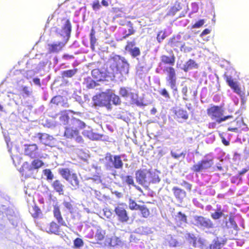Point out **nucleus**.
<instances>
[{
  "mask_svg": "<svg viewBox=\"0 0 249 249\" xmlns=\"http://www.w3.org/2000/svg\"><path fill=\"white\" fill-rule=\"evenodd\" d=\"M129 68V64L126 59L124 57L115 54L110 56L107 65V72L113 76L118 72L121 74H127Z\"/></svg>",
  "mask_w": 249,
  "mask_h": 249,
  "instance_id": "1",
  "label": "nucleus"
},
{
  "mask_svg": "<svg viewBox=\"0 0 249 249\" xmlns=\"http://www.w3.org/2000/svg\"><path fill=\"white\" fill-rule=\"evenodd\" d=\"M111 95H112V91L107 89L105 92L94 96L93 100L94 105L100 107H105L107 109H110Z\"/></svg>",
  "mask_w": 249,
  "mask_h": 249,
  "instance_id": "2",
  "label": "nucleus"
},
{
  "mask_svg": "<svg viewBox=\"0 0 249 249\" xmlns=\"http://www.w3.org/2000/svg\"><path fill=\"white\" fill-rule=\"evenodd\" d=\"M106 166L108 170L121 169L123 167V163L120 156H113L110 153H107L105 158Z\"/></svg>",
  "mask_w": 249,
  "mask_h": 249,
  "instance_id": "3",
  "label": "nucleus"
},
{
  "mask_svg": "<svg viewBox=\"0 0 249 249\" xmlns=\"http://www.w3.org/2000/svg\"><path fill=\"white\" fill-rule=\"evenodd\" d=\"M208 114L213 119H215L216 122L219 124L232 118L231 115L223 117V110L221 107L218 106H213L209 108L208 109Z\"/></svg>",
  "mask_w": 249,
  "mask_h": 249,
  "instance_id": "4",
  "label": "nucleus"
},
{
  "mask_svg": "<svg viewBox=\"0 0 249 249\" xmlns=\"http://www.w3.org/2000/svg\"><path fill=\"white\" fill-rule=\"evenodd\" d=\"M5 216L13 226H16L17 224L18 216L13 209L7 208L6 206L1 205L0 207V219L4 220Z\"/></svg>",
  "mask_w": 249,
  "mask_h": 249,
  "instance_id": "5",
  "label": "nucleus"
},
{
  "mask_svg": "<svg viewBox=\"0 0 249 249\" xmlns=\"http://www.w3.org/2000/svg\"><path fill=\"white\" fill-rule=\"evenodd\" d=\"M151 171L146 170H139L136 173L137 182L144 187H148L150 183Z\"/></svg>",
  "mask_w": 249,
  "mask_h": 249,
  "instance_id": "6",
  "label": "nucleus"
},
{
  "mask_svg": "<svg viewBox=\"0 0 249 249\" xmlns=\"http://www.w3.org/2000/svg\"><path fill=\"white\" fill-rule=\"evenodd\" d=\"M193 224L202 229H210L213 227L211 220L202 216L195 215L193 217Z\"/></svg>",
  "mask_w": 249,
  "mask_h": 249,
  "instance_id": "7",
  "label": "nucleus"
},
{
  "mask_svg": "<svg viewBox=\"0 0 249 249\" xmlns=\"http://www.w3.org/2000/svg\"><path fill=\"white\" fill-rule=\"evenodd\" d=\"M62 24L61 28L58 29L57 32L60 36L63 37V42L66 43L70 37L71 30V24L68 19L62 20Z\"/></svg>",
  "mask_w": 249,
  "mask_h": 249,
  "instance_id": "8",
  "label": "nucleus"
},
{
  "mask_svg": "<svg viewBox=\"0 0 249 249\" xmlns=\"http://www.w3.org/2000/svg\"><path fill=\"white\" fill-rule=\"evenodd\" d=\"M64 136L68 139H74L78 143H81L83 142V139L80 135L79 131L76 128L73 127H66Z\"/></svg>",
  "mask_w": 249,
  "mask_h": 249,
  "instance_id": "9",
  "label": "nucleus"
},
{
  "mask_svg": "<svg viewBox=\"0 0 249 249\" xmlns=\"http://www.w3.org/2000/svg\"><path fill=\"white\" fill-rule=\"evenodd\" d=\"M212 160L205 159L195 164L192 168L194 171L199 172L210 168L213 164Z\"/></svg>",
  "mask_w": 249,
  "mask_h": 249,
  "instance_id": "10",
  "label": "nucleus"
},
{
  "mask_svg": "<svg viewBox=\"0 0 249 249\" xmlns=\"http://www.w3.org/2000/svg\"><path fill=\"white\" fill-rule=\"evenodd\" d=\"M35 140L38 141L42 144L45 145L50 146L52 144V141L53 138L52 136H51L46 133H37L34 136Z\"/></svg>",
  "mask_w": 249,
  "mask_h": 249,
  "instance_id": "11",
  "label": "nucleus"
},
{
  "mask_svg": "<svg viewBox=\"0 0 249 249\" xmlns=\"http://www.w3.org/2000/svg\"><path fill=\"white\" fill-rule=\"evenodd\" d=\"M43 165L44 163L41 160H34L31 164H29L28 162H24L22 165V168L24 171L28 170L31 173H32L35 170L39 169Z\"/></svg>",
  "mask_w": 249,
  "mask_h": 249,
  "instance_id": "12",
  "label": "nucleus"
},
{
  "mask_svg": "<svg viewBox=\"0 0 249 249\" xmlns=\"http://www.w3.org/2000/svg\"><path fill=\"white\" fill-rule=\"evenodd\" d=\"M115 213L118 217V220L121 222H127L129 220V216L124 208L118 206L114 210Z\"/></svg>",
  "mask_w": 249,
  "mask_h": 249,
  "instance_id": "13",
  "label": "nucleus"
},
{
  "mask_svg": "<svg viewBox=\"0 0 249 249\" xmlns=\"http://www.w3.org/2000/svg\"><path fill=\"white\" fill-rule=\"evenodd\" d=\"M126 50L132 58H135L139 60L138 57L141 54V51L138 47L134 46V44L132 42H128L125 47Z\"/></svg>",
  "mask_w": 249,
  "mask_h": 249,
  "instance_id": "14",
  "label": "nucleus"
},
{
  "mask_svg": "<svg viewBox=\"0 0 249 249\" xmlns=\"http://www.w3.org/2000/svg\"><path fill=\"white\" fill-rule=\"evenodd\" d=\"M24 154L32 158L37 157V146L36 144L25 145Z\"/></svg>",
  "mask_w": 249,
  "mask_h": 249,
  "instance_id": "15",
  "label": "nucleus"
},
{
  "mask_svg": "<svg viewBox=\"0 0 249 249\" xmlns=\"http://www.w3.org/2000/svg\"><path fill=\"white\" fill-rule=\"evenodd\" d=\"M213 211V212L211 213V216L213 219L217 220L223 216L224 220H227L228 215L224 214V211L221 209V206L217 205L216 209H214Z\"/></svg>",
  "mask_w": 249,
  "mask_h": 249,
  "instance_id": "16",
  "label": "nucleus"
},
{
  "mask_svg": "<svg viewBox=\"0 0 249 249\" xmlns=\"http://www.w3.org/2000/svg\"><path fill=\"white\" fill-rule=\"evenodd\" d=\"M65 43L62 41L48 44V50L50 53H57L62 49Z\"/></svg>",
  "mask_w": 249,
  "mask_h": 249,
  "instance_id": "17",
  "label": "nucleus"
},
{
  "mask_svg": "<svg viewBox=\"0 0 249 249\" xmlns=\"http://www.w3.org/2000/svg\"><path fill=\"white\" fill-rule=\"evenodd\" d=\"M175 220L178 226L183 228L187 223V216L185 214L179 212L175 215Z\"/></svg>",
  "mask_w": 249,
  "mask_h": 249,
  "instance_id": "18",
  "label": "nucleus"
},
{
  "mask_svg": "<svg viewBox=\"0 0 249 249\" xmlns=\"http://www.w3.org/2000/svg\"><path fill=\"white\" fill-rule=\"evenodd\" d=\"M123 244L120 239L116 236L107 238L105 241L106 245L112 247H120L122 246Z\"/></svg>",
  "mask_w": 249,
  "mask_h": 249,
  "instance_id": "19",
  "label": "nucleus"
},
{
  "mask_svg": "<svg viewBox=\"0 0 249 249\" xmlns=\"http://www.w3.org/2000/svg\"><path fill=\"white\" fill-rule=\"evenodd\" d=\"M53 216L57 222L61 226H67L66 222L64 221L61 213L58 206H55L53 210Z\"/></svg>",
  "mask_w": 249,
  "mask_h": 249,
  "instance_id": "20",
  "label": "nucleus"
},
{
  "mask_svg": "<svg viewBox=\"0 0 249 249\" xmlns=\"http://www.w3.org/2000/svg\"><path fill=\"white\" fill-rule=\"evenodd\" d=\"M74 114L77 115L78 117H73L71 119V123L73 125L79 128H83L86 126V124L82 121L79 117L81 116V113L80 112H74Z\"/></svg>",
  "mask_w": 249,
  "mask_h": 249,
  "instance_id": "21",
  "label": "nucleus"
},
{
  "mask_svg": "<svg viewBox=\"0 0 249 249\" xmlns=\"http://www.w3.org/2000/svg\"><path fill=\"white\" fill-rule=\"evenodd\" d=\"M175 197L180 202H181L182 199L186 196V192L182 189H181L177 187H174L172 189Z\"/></svg>",
  "mask_w": 249,
  "mask_h": 249,
  "instance_id": "22",
  "label": "nucleus"
},
{
  "mask_svg": "<svg viewBox=\"0 0 249 249\" xmlns=\"http://www.w3.org/2000/svg\"><path fill=\"white\" fill-rule=\"evenodd\" d=\"M93 233H94V238L97 241H102L104 239L105 235V231L100 227H96L94 231H93Z\"/></svg>",
  "mask_w": 249,
  "mask_h": 249,
  "instance_id": "23",
  "label": "nucleus"
},
{
  "mask_svg": "<svg viewBox=\"0 0 249 249\" xmlns=\"http://www.w3.org/2000/svg\"><path fill=\"white\" fill-rule=\"evenodd\" d=\"M120 94L124 97H130L132 100L136 98V96L131 92V89L128 88H121L120 89Z\"/></svg>",
  "mask_w": 249,
  "mask_h": 249,
  "instance_id": "24",
  "label": "nucleus"
},
{
  "mask_svg": "<svg viewBox=\"0 0 249 249\" xmlns=\"http://www.w3.org/2000/svg\"><path fill=\"white\" fill-rule=\"evenodd\" d=\"M67 181L71 185L72 190H76L79 188V181L76 174L72 173L71 177Z\"/></svg>",
  "mask_w": 249,
  "mask_h": 249,
  "instance_id": "25",
  "label": "nucleus"
},
{
  "mask_svg": "<svg viewBox=\"0 0 249 249\" xmlns=\"http://www.w3.org/2000/svg\"><path fill=\"white\" fill-rule=\"evenodd\" d=\"M51 103L65 107H67L69 106L68 103L64 102L63 97L60 95L56 96L53 98L51 100Z\"/></svg>",
  "mask_w": 249,
  "mask_h": 249,
  "instance_id": "26",
  "label": "nucleus"
},
{
  "mask_svg": "<svg viewBox=\"0 0 249 249\" xmlns=\"http://www.w3.org/2000/svg\"><path fill=\"white\" fill-rule=\"evenodd\" d=\"M52 186L54 190L58 193L59 195H63L64 194V186L60 180H54L52 183Z\"/></svg>",
  "mask_w": 249,
  "mask_h": 249,
  "instance_id": "27",
  "label": "nucleus"
},
{
  "mask_svg": "<svg viewBox=\"0 0 249 249\" xmlns=\"http://www.w3.org/2000/svg\"><path fill=\"white\" fill-rule=\"evenodd\" d=\"M92 75L96 78H99L100 79L102 77H105L106 76H111V75L107 72V69L105 71H100L99 69H94L92 71Z\"/></svg>",
  "mask_w": 249,
  "mask_h": 249,
  "instance_id": "28",
  "label": "nucleus"
},
{
  "mask_svg": "<svg viewBox=\"0 0 249 249\" xmlns=\"http://www.w3.org/2000/svg\"><path fill=\"white\" fill-rule=\"evenodd\" d=\"M77 69L64 71L62 72V77L64 79L65 78H71L77 73Z\"/></svg>",
  "mask_w": 249,
  "mask_h": 249,
  "instance_id": "29",
  "label": "nucleus"
},
{
  "mask_svg": "<svg viewBox=\"0 0 249 249\" xmlns=\"http://www.w3.org/2000/svg\"><path fill=\"white\" fill-rule=\"evenodd\" d=\"M48 232L58 235L59 233V226L54 222H51L50 224Z\"/></svg>",
  "mask_w": 249,
  "mask_h": 249,
  "instance_id": "30",
  "label": "nucleus"
},
{
  "mask_svg": "<svg viewBox=\"0 0 249 249\" xmlns=\"http://www.w3.org/2000/svg\"><path fill=\"white\" fill-rule=\"evenodd\" d=\"M161 60L165 64L174 65L175 61V57L174 55L170 57L166 55H162L161 57Z\"/></svg>",
  "mask_w": 249,
  "mask_h": 249,
  "instance_id": "31",
  "label": "nucleus"
},
{
  "mask_svg": "<svg viewBox=\"0 0 249 249\" xmlns=\"http://www.w3.org/2000/svg\"><path fill=\"white\" fill-rule=\"evenodd\" d=\"M176 116L178 118H181L184 120H187L188 118V115L186 110L178 109L176 110Z\"/></svg>",
  "mask_w": 249,
  "mask_h": 249,
  "instance_id": "32",
  "label": "nucleus"
},
{
  "mask_svg": "<svg viewBox=\"0 0 249 249\" xmlns=\"http://www.w3.org/2000/svg\"><path fill=\"white\" fill-rule=\"evenodd\" d=\"M196 64L195 62L193 60L190 59L183 65L182 69L185 71H187L196 68Z\"/></svg>",
  "mask_w": 249,
  "mask_h": 249,
  "instance_id": "33",
  "label": "nucleus"
},
{
  "mask_svg": "<svg viewBox=\"0 0 249 249\" xmlns=\"http://www.w3.org/2000/svg\"><path fill=\"white\" fill-rule=\"evenodd\" d=\"M59 173L61 176L66 180L69 179L72 174L68 168H63L59 169Z\"/></svg>",
  "mask_w": 249,
  "mask_h": 249,
  "instance_id": "34",
  "label": "nucleus"
},
{
  "mask_svg": "<svg viewBox=\"0 0 249 249\" xmlns=\"http://www.w3.org/2000/svg\"><path fill=\"white\" fill-rule=\"evenodd\" d=\"M126 25L128 27V31L126 30L125 31L124 34V38H126V37H128L129 36L133 35L135 33V31L133 29L132 23L129 21L127 22Z\"/></svg>",
  "mask_w": 249,
  "mask_h": 249,
  "instance_id": "35",
  "label": "nucleus"
},
{
  "mask_svg": "<svg viewBox=\"0 0 249 249\" xmlns=\"http://www.w3.org/2000/svg\"><path fill=\"white\" fill-rule=\"evenodd\" d=\"M167 72L168 76L166 77V80L176 78V72L174 69L173 67H167L165 69Z\"/></svg>",
  "mask_w": 249,
  "mask_h": 249,
  "instance_id": "36",
  "label": "nucleus"
},
{
  "mask_svg": "<svg viewBox=\"0 0 249 249\" xmlns=\"http://www.w3.org/2000/svg\"><path fill=\"white\" fill-rule=\"evenodd\" d=\"M137 232L142 234H148L151 233V230L150 228L147 227H140L137 230Z\"/></svg>",
  "mask_w": 249,
  "mask_h": 249,
  "instance_id": "37",
  "label": "nucleus"
},
{
  "mask_svg": "<svg viewBox=\"0 0 249 249\" xmlns=\"http://www.w3.org/2000/svg\"><path fill=\"white\" fill-rule=\"evenodd\" d=\"M128 206L131 210H138L141 207L140 205L137 204L135 200L131 198L129 199Z\"/></svg>",
  "mask_w": 249,
  "mask_h": 249,
  "instance_id": "38",
  "label": "nucleus"
},
{
  "mask_svg": "<svg viewBox=\"0 0 249 249\" xmlns=\"http://www.w3.org/2000/svg\"><path fill=\"white\" fill-rule=\"evenodd\" d=\"M225 220V223H226V226L228 228H233L235 230L237 228V224H236V223L234 221L233 218H232L231 217H229V224H228L227 220Z\"/></svg>",
  "mask_w": 249,
  "mask_h": 249,
  "instance_id": "39",
  "label": "nucleus"
},
{
  "mask_svg": "<svg viewBox=\"0 0 249 249\" xmlns=\"http://www.w3.org/2000/svg\"><path fill=\"white\" fill-rule=\"evenodd\" d=\"M221 248V243L217 238L214 240L210 247V249H220Z\"/></svg>",
  "mask_w": 249,
  "mask_h": 249,
  "instance_id": "40",
  "label": "nucleus"
},
{
  "mask_svg": "<svg viewBox=\"0 0 249 249\" xmlns=\"http://www.w3.org/2000/svg\"><path fill=\"white\" fill-rule=\"evenodd\" d=\"M166 240L168 241L170 247H176L178 244V242L176 239L170 235L167 236Z\"/></svg>",
  "mask_w": 249,
  "mask_h": 249,
  "instance_id": "41",
  "label": "nucleus"
},
{
  "mask_svg": "<svg viewBox=\"0 0 249 249\" xmlns=\"http://www.w3.org/2000/svg\"><path fill=\"white\" fill-rule=\"evenodd\" d=\"M150 183H157L160 182V179L157 174L155 172H151L150 177Z\"/></svg>",
  "mask_w": 249,
  "mask_h": 249,
  "instance_id": "42",
  "label": "nucleus"
},
{
  "mask_svg": "<svg viewBox=\"0 0 249 249\" xmlns=\"http://www.w3.org/2000/svg\"><path fill=\"white\" fill-rule=\"evenodd\" d=\"M139 210L141 212L142 214L143 217L146 218L149 215V211L146 206L144 205L141 206Z\"/></svg>",
  "mask_w": 249,
  "mask_h": 249,
  "instance_id": "43",
  "label": "nucleus"
},
{
  "mask_svg": "<svg viewBox=\"0 0 249 249\" xmlns=\"http://www.w3.org/2000/svg\"><path fill=\"white\" fill-rule=\"evenodd\" d=\"M74 248L79 249L84 246L83 240L79 238H76L73 241Z\"/></svg>",
  "mask_w": 249,
  "mask_h": 249,
  "instance_id": "44",
  "label": "nucleus"
},
{
  "mask_svg": "<svg viewBox=\"0 0 249 249\" xmlns=\"http://www.w3.org/2000/svg\"><path fill=\"white\" fill-rule=\"evenodd\" d=\"M69 119L68 115L65 113H62L59 117L60 121L63 124H66L68 123Z\"/></svg>",
  "mask_w": 249,
  "mask_h": 249,
  "instance_id": "45",
  "label": "nucleus"
},
{
  "mask_svg": "<svg viewBox=\"0 0 249 249\" xmlns=\"http://www.w3.org/2000/svg\"><path fill=\"white\" fill-rule=\"evenodd\" d=\"M90 48L92 51H94L96 43V39L92 33H90Z\"/></svg>",
  "mask_w": 249,
  "mask_h": 249,
  "instance_id": "46",
  "label": "nucleus"
},
{
  "mask_svg": "<svg viewBox=\"0 0 249 249\" xmlns=\"http://www.w3.org/2000/svg\"><path fill=\"white\" fill-rule=\"evenodd\" d=\"M123 180L128 185H134V180L131 176H126L123 178Z\"/></svg>",
  "mask_w": 249,
  "mask_h": 249,
  "instance_id": "47",
  "label": "nucleus"
},
{
  "mask_svg": "<svg viewBox=\"0 0 249 249\" xmlns=\"http://www.w3.org/2000/svg\"><path fill=\"white\" fill-rule=\"evenodd\" d=\"M44 175L47 177L48 180H52L53 178V175L50 169H46L43 171Z\"/></svg>",
  "mask_w": 249,
  "mask_h": 249,
  "instance_id": "48",
  "label": "nucleus"
},
{
  "mask_svg": "<svg viewBox=\"0 0 249 249\" xmlns=\"http://www.w3.org/2000/svg\"><path fill=\"white\" fill-rule=\"evenodd\" d=\"M111 101H112L113 104L116 105H119L121 103V100L119 97L117 95H116L113 92L112 95H111Z\"/></svg>",
  "mask_w": 249,
  "mask_h": 249,
  "instance_id": "49",
  "label": "nucleus"
},
{
  "mask_svg": "<svg viewBox=\"0 0 249 249\" xmlns=\"http://www.w3.org/2000/svg\"><path fill=\"white\" fill-rule=\"evenodd\" d=\"M176 79H168L167 81L168 82L169 86L171 87V88L174 90H177V89L176 87Z\"/></svg>",
  "mask_w": 249,
  "mask_h": 249,
  "instance_id": "50",
  "label": "nucleus"
},
{
  "mask_svg": "<svg viewBox=\"0 0 249 249\" xmlns=\"http://www.w3.org/2000/svg\"><path fill=\"white\" fill-rule=\"evenodd\" d=\"M171 156L176 159H178L181 157H182L183 158L185 157V153L184 152H181L180 153H177L176 152H173L172 151H171Z\"/></svg>",
  "mask_w": 249,
  "mask_h": 249,
  "instance_id": "51",
  "label": "nucleus"
},
{
  "mask_svg": "<svg viewBox=\"0 0 249 249\" xmlns=\"http://www.w3.org/2000/svg\"><path fill=\"white\" fill-rule=\"evenodd\" d=\"M159 93L164 97L167 101L170 98L169 93L165 89H161L159 90Z\"/></svg>",
  "mask_w": 249,
  "mask_h": 249,
  "instance_id": "52",
  "label": "nucleus"
},
{
  "mask_svg": "<svg viewBox=\"0 0 249 249\" xmlns=\"http://www.w3.org/2000/svg\"><path fill=\"white\" fill-rule=\"evenodd\" d=\"M227 82L228 83L229 86H230L232 89L238 85L237 83L233 81V79L231 77L227 78Z\"/></svg>",
  "mask_w": 249,
  "mask_h": 249,
  "instance_id": "53",
  "label": "nucleus"
},
{
  "mask_svg": "<svg viewBox=\"0 0 249 249\" xmlns=\"http://www.w3.org/2000/svg\"><path fill=\"white\" fill-rule=\"evenodd\" d=\"M64 206L70 212L72 213L73 211V207L72 204L69 202L64 201L63 203Z\"/></svg>",
  "mask_w": 249,
  "mask_h": 249,
  "instance_id": "54",
  "label": "nucleus"
},
{
  "mask_svg": "<svg viewBox=\"0 0 249 249\" xmlns=\"http://www.w3.org/2000/svg\"><path fill=\"white\" fill-rule=\"evenodd\" d=\"M88 179L97 184L100 183L101 182L100 177L97 175L93 176L92 178H89Z\"/></svg>",
  "mask_w": 249,
  "mask_h": 249,
  "instance_id": "55",
  "label": "nucleus"
},
{
  "mask_svg": "<svg viewBox=\"0 0 249 249\" xmlns=\"http://www.w3.org/2000/svg\"><path fill=\"white\" fill-rule=\"evenodd\" d=\"M22 91L27 96H30L32 92V89L27 87H23Z\"/></svg>",
  "mask_w": 249,
  "mask_h": 249,
  "instance_id": "56",
  "label": "nucleus"
},
{
  "mask_svg": "<svg viewBox=\"0 0 249 249\" xmlns=\"http://www.w3.org/2000/svg\"><path fill=\"white\" fill-rule=\"evenodd\" d=\"M166 37V35H165V33L161 31L159 32L157 36V40L158 42H160L162 41Z\"/></svg>",
  "mask_w": 249,
  "mask_h": 249,
  "instance_id": "57",
  "label": "nucleus"
},
{
  "mask_svg": "<svg viewBox=\"0 0 249 249\" xmlns=\"http://www.w3.org/2000/svg\"><path fill=\"white\" fill-rule=\"evenodd\" d=\"M180 185L184 187L188 191H190L191 190L192 185L186 181H183L181 183H180Z\"/></svg>",
  "mask_w": 249,
  "mask_h": 249,
  "instance_id": "58",
  "label": "nucleus"
},
{
  "mask_svg": "<svg viewBox=\"0 0 249 249\" xmlns=\"http://www.w3.org/2000/svg\"><path fill=\"white\" fill-rule=\"evenodd\" d=\"M100 8H101V5L100 4L99 1L98 0H94L92 3L93 9L94 11H97V10H99Z\"/></svg>",
  "mask_w": 249,
  "mask_h": 249,
  "instance_id": "59",
  "label": "nucleus"
},
{
  "mask_svg": "<svg viewBox=\"0 0 249 249\" xmlns=\"http://www.w3.org/2000/svg\"><path fill=\"white\" fill-rule=\"evenodd\" d=\"M187 92H188V88L186 86H184L181 89V92L183 95V99L184 100H187Z\"/></svg>",
  "mask_w": 249,
  "mask_h": 249,
  "instance_id": "60",
  "label": "nucleus"
},
{
  "mask_svg": "<svg viewBox=\"0 0 249 249\" xmlns=\"http://www.w3.org/2000/svg\"><path fill=\"white\" fill-rule=\"evenodd\" d=\"M181 9V7L179 4L177 5H175L174 7L171 9V12L173 15H175L176 12L179 11Z\"/></svg>",
  "mask_w": 249,
  "mask_h": 249,
  "instance_id": "61",
  "label": "nucleus"
},
{
  "mask_svg": "<svg viewBox=\"0 0 249 249\" xmlns=\"http://www.w3.org/2000/svg\"><path fill=\"white\" fill-rule=\"evenodd\" d=\"M204 20L201 19L196 22L192 27L193 28H198L202 26L204 24Z\"/></svg>",
  "mask_w": 249,
  "mask_h": 249,
  "instance_id": "62",
  "label": "nucleus"
},
{
  "mask_svg": "<svg viewBox=\"0 0 249 249\" xmlns=\"http://www.w3.org/2000/svg\"><path fill=\"white\" fill-rule=\"evenodd\" d=\"M179 45V47L180 49V51L184 52H187L190 51V49L185 47L184 43H178Z\"/></svg>",
  "mask_w": 249,
  "mask_h": 249,
  "instance_id": "63",
  "label": "nucleus"
},
{
  "mask_svg": "<svg viewBox=\"0 0 249 249\" xmlns=\"http://www.w3.org/2000/svg\"><path fill=\"white\" fill-rule=\"evenodd\" d=\"M178 43H182L180 41H178L175 38H173L171 41V45L172 47H178L179 48V45Z\"/></svg>",
  "mask_w": 249,
  "mask_h": 249,
  "instance_id": "64",
  "label": "nucleus"
}]
</instances>
